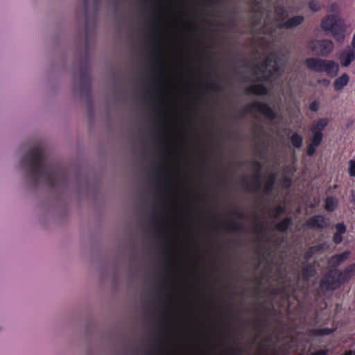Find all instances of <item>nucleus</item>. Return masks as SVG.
<instances>
[{
	"instance_id": "obj_1",
	"label": "nucleus",
	"mask_w": 355,
	"mask_h": 355,
	"mask_svg": "<svg viewBox=\"0 0 355 355\" xmlns=\"http://www.w3.org/2000/svg\"><path fill=\"white\" fill-rule=\"evenodd\" d=\"M20 166L25 170L31 184L36 187L42 180L51 188H57L67 183L66 173L58 165L46 159L42 146L31 148L21 158Z\"/></svg>"
},
{
	"instance_id": "obj_2",
	"label": "nucleus",
	"mask_w": 355,
	"mask_h": 355,
	"mask_svg": "<svg viewBox=\"0 0 355 355\" xmlns=\"http://www.w3.org/2000/svg\"><path fill=\"white\" fill-rule=\"evenodd\" d=\"M355 275V263L342 270L330 269L320 279L319 287L324 292L334 291L347 282Z\"/></svg>"
},
{
	"instance_id": "obj_3",
	"label": "nucleus",
	"mask_w": 355,
	"mask_h": 355,
	"mask_svg": "<svg viewBox=\"0 0 355 355\" xmlns=\"http://www.w3.org/2000/svg\"><path fill=\"white\" fill-rule=\"evenodd\" d=\"M329 119L320 118L315 120L310 126L312 135L306 146V155L312 157L315 155L318 147L321 144L323 139V130L329 124Z\"/></svg>"
},
{
	"instance_id": "obj_4",
	"label": "nucleus",
	"mask_w": 355,
	"mask_h": 355,
	"mask_svg": "<svg viewBox=\"0 0 355 355\" xmlns=\"http://www.w3.org/2000/svg\"><path fill=\"white\" fill-rule=\"evenodd\" d=\"M309 69L318 73H325L329 77L334 78L338 75V64L334 60L318 58H309L305 60Z\"/></svg>"
},
{
	"instance_id": "obj_5",
	"label": "nucleus",
	"mask_w": 355,
	"mask_h": 355,
	"mask_svg": "<svg viewBox=\"0 0 355 355\" xmlns=\"http://www.w3.org/2000/svg\"><path fill=\"white\" fill-rule=\"evenodd\" d=\"M321 28L331 32L339 42H342L345 38L343 23L338 15H330L325 17L321 21Z\"/></svg>"
},
{
	"instance_id": "obj_6",
	"label": "nucleus",
	"mask_w": 355,
	"mask_h": 355,
	"mask_svg": "<svg viewBox=\"0 0 355 355\" xmlns=\"http://www.w3.org/2000/svg\"><path fill=\"white\" fill-rule=\"evenodd\" d=\"M252 168L256 171L253 175V180L251 182H248L245 178H241V184L245 187L248 190L252 191H258L262 185V174L261 170L263 168L262 164L257 160H254L251 164Z\"/></svg>"
},
{
	"instance_id": "obj_7",
	"label": "nucleus",
	"mask_w": 355,
	"mask_h": 355,
	"mask_svg": "<svg viewBox=\"0 0 355 355\" xmlns=\"http://www.w3.org/2000/svg\"><path fill=\"white\" fill-rule=\"evenodd\" d=\"M257 111L267 117L270 120L276 119V113L267 103L262 102H254L246 105L240 112V116H242L247 113Z\"/></svg>"
},
{
	"instance_id": "obj_8",
	"label": "nucleus",
	"mask_w": 355,
	"mask_h": 355,
	"mask_svg": "<svg viewBox=\"0 0 355 355\" xmlns=\"http://www.w3.org/2000/svg\"><path fill=\"white\" fill-rule=\"evenodd\" d=\"M79 78L82 94L89 96L91 94V80L87 60H85L81 63L79 71Z\"/></svg>"
},
{
	"instance_id": "obj_9",
	"label": "nucleus",
	"mask_w": 355,
	"mask_h": 355,
	"mask_svg": "<svg viewBox=\"0 0 355 355\" xmlns=\"http://www.w3.org/2000/svg\"><path fill=\"white\" fill-rule=\"evenodd\" d=\"M309 46L311 51L320 56H327L334 48L333 42L328 40H314L311 42Z\"/></svg>"
},
{
	"instance_id": "obj_10",
	"label": "nucleus",
	"mask_w": 355,
	"mask_h": 355,
	"mask_svg": "<svg viewBox=\"0 0 355 355\" xmlns=\"http://www.w3.org/2000/svg\"><path fill=\"white\" fill-rule=\"evenodd\" d=\"M304 225L312 230H322L329 227V218L322 214H316L308 218Z\"/></svg>"
},
{
	"instance_id": "obj_11",
	"label": "nucleus",
	"mask_w": 355,
	"mask_h": 355,
	"mask_svg": "<svg viewBox=\"0 0 355 355\" xmlns=\"http://www.w3.org/2000/svg\"><path fill=\"white\" fill-rule=\"evenodd\" d=\"M304 21V17L302 15H295L287 20L279 22L277 24V28L279 29H291L302 24Z\"/></svg>"
},
{
	"instance_id": "obj_12",
	"label": "nucleus",
	"mask_w": 355,
	"mask_h": 355,
	"mask_svg": "<svg viewBox=\"0 0 355 355\" xmlns=\"http://www.w3.org/2000/svg\"><path fill=\"white\" fill-rule=\"evenodd\" d=\"M336 230L332 236V241L336 245L340 244L343 241V236L347 232V227L343 222L334 225Z\"/></svg>"
},
{
	"instance_id": "obj_13",
	"label": "nucleus",
	"mask_w": 355,
	"mask_h": 355,
	"mask_svg": "<svg viewBox=\"0 0 355 355\" xmlns=\"http://www.w3.org/2000/svg\"><path fill=\"white\" fill-rule=\"evenodd\" d=\"M339 59L342 66L348 67L355 59V52L351 49H345L340 53Z\"/></svg>"
},
{
	"instance_id": "obj_14",
	"label": "nucleus",
	"mask_w": 355,
	"mask_h": 355,
	"mask_svg": "<svg viewBox=\"0 0 355 355\" xmlns=\"http://www.w3.org/2000/svg\"><path fill=\"white\" fill-rule=\"evenodd\" d=\"M349 256V251H345L340 254H336L331 256L329 260V264L332 268H337L343 262L348 259ZM336 269V268H334Z\"/></svg>"
},
{
	"instance_id": "obj_15",
	"label": "nucleus",
	"mask_w": 355,
	"mask_h": 355,
	"mask_svg": "<svg viewBox=\"0 0 355 355\" xmlns=\"http://www.w3.org/2000/svg\"><path fill=\"white\" fill-rule=\"evenodd\" d=\"M245 94L267 95L268 88L263 84H256L248 87L245 89Z\"/></svg>"
},
{
	"instance_id": "obj_16",
	"label": "nucleus",
	"mask_w": 355,
	"mask_h": 355,
	"mask_svg": "<svg viewBox=\"0 0 355 355\" xmlns=\"http://www.w3.org/2000/svg\"><path fill=\"white\" fill-rule=\"evenodd\" d=\"M349 77L347 73H343L338 78H337L333 84L334 89L335 91L341 90L345 86L349 83Z\"/></svg>"
},
{
	"instance_id": "obj_17",
	"label": "nucleus",
	"mask_w": 355,
	"mask_h": 355,
	"mask_svg": "<svg viewBox=\"0 0 355 355\" xmlns=\"http://www.w3.org/2000/svg\"><path fill=\"white\" fill-rule=\"evenodd\" d=\"M292 225V218L291 217H286L276 225L275 229L277 231L286 232Z\"/></svg>"
},
{
	"instance_id": "obj_18",
	"label": "nucleus",
	"mask_w": 355,
	"mask_h": 355,
	"mask_svg": "<svg viewBox=\"0 0 355 355\" xmlns=\"http://www.w3.org/2000/svg\"><path fill=\"white\" fill-rule=\"evenodd\" d=\"M276 57L273 53H270L268 54V55L264 61L261 62L259 64H257L255 66V69L257 70L261 71V68L266 69L268 67L271 66L272 63H274V61L276 60Z\"/></svg>"
},
{
	"instance_id": "obj_19",
	"label": "nucleus",
	"mask_w": 355,
	"mask_h": 355,
	"mask_svg": "<svg viewBox=\"0 0 355 355\" xmlns=\"http://www.w3.org/2000/svg\"><path fill=\"white\" fill-rule=\"evenodd\" d=\"M275 180L276 175L275 173H271L268 175L263 189V192L266 194H269L272 192L274 189Z\"/></svg>"
},
{
	"instance_id": "obj_20",
	"label": "nucleus",
	"mask_w": 355,
	"mask_h": 355,
	"mask_svg": "<svg viewBox=\"0 0 355 355\" xmlns=\"http://www.w3.org/2000/svg\"><path fill=\"white\" fill-rule=\"evenodd\" d=\"M316 270L313 265L308 263L302 268V276L304 279H309L315 275Z\"/></svg>"
},
{
	"instance_id": "obj_21",
	"label": "nucleus",
	"mask_w": 355,
	"mask_h": 355,
	"mask_svg": "<svg viewBox=\"0 0 355 355\" xmlns=\"http://www.w3.org/2000/svg\"><path fill=\"white\" fill-rule=\"evenodd\" d=\"M223 229H226L231 232H242L245 231V227L243 223L240 222H234L231 225H226L223 224Z\"/></svg>"
},
{
	"instance_id": "obj_22",
	"label": "nucleus",
	"mask_w": 355,
	"mask_h": 355,
	"mask_svg": "<svg viewBox=\"0 0 355 355\" xmlns=\"http://www.w3.org/2000/svg\"><path fill=\"white\" fill-rule=\"evenodd\" d=\"M323 248L322 244H318L316 245L311 246L304 253V259L306 260L311 259L313 256L318 252L320 251Z\"/></svg>"
},
{
	"instance_id": "obj_23",
	"label": "nucleus",
	"mask_w": 355,
	"mask_h": 355,
	"mask_svg": "<svg viewBox=\"0 0 355 355\" xmlns=\"http://www.w3.org/2000/svg\"><path fill=\"white\" fill-rule=\"evenodd\" d=\"M275 12L277 16V20L278 21H284L287 15V11L282 5H277L275 7Z\"/></svg>"
},
{
	"instance_id": "obj_24",
	"label": "nucleus",
	"mask_w": 355,
	"mask_h": 355,
	"mask_svg": "<svg viewBox=\"0 0 355 355\" xmlns=\"http://www.w3.org/2000/svg\"><path fill=\"white\" fill-rule=\"evenodd\" d=\"M290 141L292 146L295 148H300L302 146L303 138L297 132L293 133L291 137Z\"/></svg>"
},
{
	"instance_id": "obj_25",
	"label": "nucleus",
	"mask_w": 355,
	"mask_h": 355,
	"mask_svg": "<svg viewBox=\"0 0 355 355\" xmlns=\"http://www.w3.org/2000/svg\"><path fill=\"white\" fill-rule=\"evenodd\" d=\"M337 205V201L332 197H327L324 200V209L329 212L334 211Z\"/></svg>"
},
{
	"instance_id": "obj_26",
	"label": "nucleus",
	"mask_w": 355,
	"mask_h": 355,
	"mask_svg": "<svg viewBox=\"0 0 355 355\" xmlns=\"http://www.w3.org/2000/svg\"><path fill=\"white\" fill-rule=\"evenodd\" d=\"M335 331V329H331L328 327L318 328L312 330L311 333L313 335L316 336L330 335Z\"/></svg>"
},
{
	"instance_id": "obj_27",
	"label": "nucleus",
	"mask_w": 355,
	"mask_h": 355,
	"mask_svg": "<svg viewBox=\"0 0 355 355\" xmlns=\"http://www.w3.org/2000/svg\"><path fill=\"white\" fill-rule=\"evenodd\" d=\"M207 87L215 93H218L222 91L221 86L215 81H209Z\"/></svg>"
},
{
	"instance_id": "obj_28",
	"label": "nucleus",
	"mask_w": 355,
	"mask_h": 355,
	"mask_svg": "<svg viewBox=\"0 0 355 355\" xmlns=\"http://www.w3.org/2000/svg\"><path fill=\"white\" fill-rule=\"evenodd\" d=\"M309 8L312 12H318L321 10L320 4L316 0H311L309 3Z\"/></svg>"
},
{
	"instance_id": "obj_29",
	"label": "nucleus",
	"mask_w": 355,
	"mask_h": 355,
	"mask_svg": "<svg viewBox=\"0 0 355 355\" xmlns=\"http://www.w3.org/2000/svg\"><path fill=\"white\" fill-rule=\"evenodd\" d=\"M280 71V67L278 65L277 60L274 61L272 69L268 71V77H272L274 75H278Z\"/></svg>"
},
{
	"instance_id": "obj_30",
	"label": "nucleus",
	"mask_w": 355,
	"mask_h": 355,
	"mask_svg": "<svg viewBox=\"0 0 355 355\" xmlns=\"http://www.w3.org/2000/svg\"><path fill=\"white\" fill-rule=\"evenodd\" d=\"M274 214L273 216L275 218H279L282 214L286 212V208L282 205H277L273 210Z\"/></svg>"
},
{
	"instance_id": "obj_31",
	"label": "nucleus",
	"mask_w": 355,
	"mask_h": 355,
	"mask_svg": "<svg viewBox=\"0 0 355 355\" xmlns=\"http://www.w3.org/2000/svg\"><path fill=\"white\" fill-rule=\"evenodd\" d=\"M348 173L351 177L355 178V159H349L348 161Z\"/></svg>"
},
{
	"instance_id": "obj_32",
	"label": "nucleus",
	"mask_w": 355,
	"mask_h": 355,
	"mask_svg": "<svg viewBox=\"0 0 355 355\" xmlns=\"http://www.w3.org/2000/svg\"><path fill=\"white\" fill-rule=\"evenodd\" d=\"M153 183L157 188L159 189L161 187L159 184V171L158 167L156 168V170L153 174Z\"/></svg>"
},
{
	"instance_id": "obj_33",
	"label": "nucleus",
	"mask_w": 355,
	"mask_h": 355,
	"mask_svg": "<svg viewBox=\"0 0 355 355\" xmlns=\"http://www.w3.org/2000/svg\"><path fill=\"white\" fill-rule=\"evenodd\" d=\"M163 67V62L159 56L156 60H155L153 63V68L154 70H160Z\"/></svg>"
},
{
	"instance_id": "obj_34",
	"label": "nucleus",
	"mask_w": 355,
	"mask_h": 355,
	"mask_svg": "<svg viewBox=\"0 0 355 355\" xmlns=\"http://www.w3.org/2000/svg\"><path fill=\"white\" fill-rule=\"evenodd\" d=\"M251 19L252 21L254 26H258L261 23V12H260L259 15H258L256 14L253 15L251 17Z\"/></svg>"
},
{
	"instance_id": "obj_35",
	"label": "nucleus",
	"mask_w": 355,
	"mask_h": 355,
	"mask_svg": "<svg viewBox=\"0 0 355 355\" xmlns=\"http://www.w3.org/2000/svg\"><path fill=\"white\" fill-rule=\"evenodd\" d=\"M282 183L284 187L289 188L291 186V179L284 176L282 180Z\"/></svg>"
},
{
	"instance_id": "obj_36",
	"label": "nucleus",
	"mask_w": 355,
	"mask_h": 355,
	"mask_svg": "<svg viewBox=\"0 0 355 355\" xmlns=\"http://www.w3.org/2000/svg\"><path fill=\"white\" fill-rule=\"evenodd\" d=\"M309 109L312 112H317L319 110V103L314 101L309 104Z\"/></svg>"
},
{
	"instance_id": "obj_37",
	"label": "nucleus",
	"mask_w": 355,
	"mask_h": 355,
	"mask_svg": "<svg viewBox=\"0 0 355 355\" xmlns=\"http://www.w3.org/2000/svg\"><path fill=\"white\" fill-rule=\"evenodd\" d=\"M329 11L331 12H338L339 11V6L338 3H332L329 6Z\"/></svg>"
},
{
	"instance_id": "obj_38",
	"label": "nucleus",
	"mask_w": 355,
	"mask_h": 355,
	"mask_svg": "<svg viewBox=\"0 0 355 355\" xmlns=\"http://www.w3.org/2000/svg\"><path fill=\"white\" fill-rule=\"evenodd\" d=\"M230 350L232 355H241L242 354V349L241 347L230 348Z\"/></svg>"
},
{
	"instance_id": "obj_39",
	"label": "nucleus",
	"mask_w": 355,
	"mask_h": 355,
	"mask_svg": "<svg viewBox=\"0 0 355 355\" xmlns=\"http://www.w3.org/2000/svg\"><path fill=\"white\" fill-rule=\"evenodd\" d=\"M232 214L235 218L239 219L243 218L244 217V214L243 212L239 211L236 209H234Z\"/></svg>"
},
{
	"instance_id": "obj_40",
	"label": "nucleus",
	"mask_w": 355,
	"mask_h": 355,
	"mask_svg": "<svg viewBox=\"0 0 355 355\" xmlns=\"http://www.w3.org/2000/svg\"><path fill=\"white\" fill-rule=\"evenodd\" d=\"M328 351L327 349H319L313 352L311 355H327Z\"/></svg>"
},
{
	"instance_id": "obj_41",
	"label": "nucleus",
	"mask_w": 355,
	"mask_h": 355,
	"mask_svg": "<svg viewBox=\"0 0 355 355\" xmlns=\"http://www.w3.org/2000/svg\"><path fill=\"white\" fill-rule=\"evenodd\" d=\"M82 3H83V8L84 13H85V15H86L87 12V10H88L89 0H82Z\"/></svg>"
},
{
	"instance_id": "obj_42",
	"label": "nucleus",
	"mask_w": 355,
	"mask_h": 355,
	"mask_svg": "<svg viewBox=\"0 0 355 355\" xmlns=\"http://www.w3.org/2000/svg\"><path fill=\"white\" fill-rule=\"evenodd\" d=\"M168 187V183H167V174L165 173L164 175V183H163V191L164 193L166 192Z\"/></svg>"
},
{
	"instance_id": "obj_43",
	"label": "nucleus",
	"mask_w": 355,
	"mask_h": 355,
	"mask_svg": "<svg viewBox=\"0 0 355 355\" xmlns=\"http://www.w3.org/2000/svg\"><path fill=\"white\" fill-rule=\"evenodd\" d=\"M157 143L159 146L168 148V144L165 139L158 140Z\"/></svg>"
},
{
	"instance_id": "obj_44",
	"label": "nucleus",
	"mask_w": 355,
	"mask_h": 355,
	"mask_svg": "<svg viewBox=\"0 0 355 355\" xmlns=\"http://www.w3.org/2000/svg\"><path fill=\"white\" fill-rule=\"evenodd\" d=\"M318 83L319 84L328 85L329 83V80L327 78H322V79H319L318 80Z\"/></svg>"
},
{
	"instance_id": "obj_45",
	"label": "nucleus",
	"mask_w": 355,
	"mask_h": 355,
	"mask_svg": "<svg viewBox=\"0 0 355 355\" xmlns=\"http://www.w3.org/2000/svg\"><path fill=\"white\" fill-rule=\"evenodd\" d=\"M219 3V0H213L207 3V6H216Z\"/></svg>"
},
{
	"instance_id": "obj_46",
	"label": "nucleus",
	"mask_w": 355,
	"mask_h": 355,
	"mask_svg": "<svg viewBox=\"0 0 355 355\" xmlns=\"http://www.w3.org/2000/svg\"><path fill=\"white\" fill-rule=\"evenodd\" d=\"M155 33L159 34V27L157 24H156L155 29L152 31V34L154 35Z\"/></svg>"
},
{
	"instance_id": "obj_47",
	"label": "nucleus",
	"mask_w": 355,
	"mask_h": 355,
	"mask_svg": "<svg viewBox=\"0 0 355 355\" xmlns=\"http://www.w3.org/2000/svg\"><path fill=\"white\" fill-rule=\"evenodd\" d=\"M162 80H163V79H162V77H158V78H156L155 79V82H156V83H162Z\"/></svg>"
},
{
	"instance_id": "obj_48",
	"label": "nucleus",
	"mask_w": 355,
	"mask_h": 355,
	"mask_svg": "<svg viewBox=\"0 0 355 355\" xmlns=\"http://www.w3.org/2000/svg\"><path fill=\"white\" fill-rule=\"evenodd\" d=\"M255 323H256L257 327H261V325L262 324V321L257 320V321H255Z\"/></svg>"
},
{
	"instance_id": "obj_49",
	"label": "nucleus",
	"mask_w": 355,
	"mask_h": 355,
	"mask_svg": "<svg viewBox=\"0 0 355 355\" xmlns=\"http://www.w3.org/2000/svg\"><path fill=\"white\" fill-rule=\"evenodd\" d=\"M151 219H152L155 223H158V220H157V217H156L155 215L152 216Z\"/></svg>"
},
{
	"instance_id": "obj_50",
	"label": "nucleus",
	"mask_w": 355,
	"mask_h": 355,
	"mask_svg": "<svg viewBox=\"0 0 355 355\" xmlns=\"http://www.w3.org/2000/svg\"><path fill=\"white\" fill-rule=\"evenodd\" d=\"M227 320H229V321H232V320H234V317H232V316H228V317L227 318Z\"/></svg>"
},
{
	"instance_id": "obj_51",
	"label": "nucleus",
	"mask_w": 355,
	"mask_h": 355,
	"mask_svg": "<svg viewBox=\"0 0 355 355\" xmlns=\"http://www.w3.org/2000/svg\"><path fill=\"white\" fill-rule=\"evenodd\" d=\"M157 345H158L159 346H162V340H159H159H157Z\"/></svg>"
},
{
	"instance_id": "obj_52",
	"label": "nucleus",
	"mask_w": 355,
	"mask_h": 355,
	"mask_svg": "<svg viewBox=\"0 0 355 355\" xmlns=\"http://www.w3.org/2000/svg\"><path fill=\"white\" fill-rule=\"evenodd\" d=\"M168 275H169V273H168V272H164L163 273V276H164V277H168Z\"/></svg>"
},
{
	"instance_id": "obj_53",
	"label": "nucleus",
	"mask_w": 355,
	"mask_h": 355,
	"mask_svg": "<svg viewBox=\"0 0 355 355\" xmlns=\"http://www.w3.org/2000/svg\"><path fill=\"white\" fill-rule=\"evenodd\" d=\"M192 28L195 29V30H197V29H198V27L197 26H193Z\"/></svg>"
},
{
	"instance_id": "obj_54",
	"label": "nucleus",
	"mask_w": 355,
	"mask_h": 355,
	"mask_svg": "<svg viewBox=\"0 0 355 355\" xmlns=\"http://www.w3.org/2000/svg\"><path fill=\"white\" fill-rule=\"evenodd\" d=\"M159 114H160L161 115H164V112H162V110H159Z\"/></svg>"
},
{
	"instance_id": "obj_55",
	"label": "nucleus",
	"mask_w": 355,
	"mask_h": 355,
	"mask_svg": "<svg viewBox=\"0 0 355 355\" xmlns=\"http://www.w3.org/2000/svg\"><path fill=\"white\" fill-rule=\"evenodd\" d=\"M154 43H155V44H158V41H157V40H154Z\"/></svg>"
},
{
	"instance_id": "obj_56",
	"label": "nucleus",
	"mask_w": 355,
	"mask_h": 355,
	"mask_svg": "<svg viewBox=\"0 0 355 355\" xmlns=\"http://www.w3.org/2000/svg\"><path fill=\"white\" fill-rule=\"evenodd\" d=\"M240 62H241V63H244V60H240Z\"/></svg>"
},
{
	"instance_id": "obj_57",
	"label": "nucleus",
	"mask_w": 355,
	"mask_h": 355,
	"mask_svg": "<svg viewBox=\"0 0 355 355\" xmlns=\"http://www.w3.org/2000/svg\"><path fill=\"white\" fill-rule=\"evenodd\" d=\"M146 95H147V94H149V92H148V91H147V92H146Z\"/></svg>"
},
{
	"instance_id": "obj_58",
	"label": "nucleus",
	"mask_w": 355,
	"mask_h": 355,
	"mask_svg": "<svg viewBox=\"0 0 355 355\" xmlns=\"http://www.w3.org/2000/svg\"><path fill=\"white\" fill-rule=\"evenodd\" d=\"M146 355H150V352H148Z\"/></svg>"
}]
</instances>
